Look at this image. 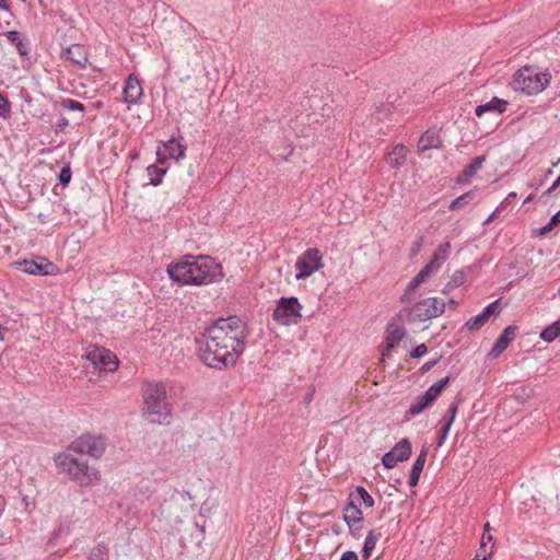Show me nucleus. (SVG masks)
<instances>
[{
  "instance_id": "obj_38",
  "label": "nucleus",
  "mask_w": 560,
  "mask_h": 560,
  "mask_svg": "<svg viewBox=\"0 0 560 560\" xmlns=\"http://www.w3.org/2000/svg\"><path fill=\"white\" fill-rule=\"evenodd\" d=\"M442 390L443 389L436 383H434L424 392L423 396L425 397L427 401L432 404L436 400Z\"/></svg>"
},
{
  "instance_id": "obj_37",
  "label": "nucleus",
  "mask_w": 560,
  "mask_h": 560,
  "mask_svg": "<svg viewBox=\"0 0 560 560\" xmlns=\"http://www.w3.org/2000/svg\"><path fill=\"white\" fill-rule=\"evenodd\" d=\"M458 405H459V399H457V398L451 402V405L447 408L446 415L444 417V423L446 422V423H448V425L453 424L455 417L457 415V411H458Z\"/></svg>"
},
{
  "instance_id": "obj_53",
  "label": "nucleus",
  "mask_w": 560,
  "mask_h": 560,
  "mask_svg": "<svg viewBox=\"0 0 560 560\" xmlns=\"http://www.w3.org/2000/svg\"><path fill=\"white\" fill-rule=\"evenodd\" d=\"M492 541H493L492 535L483 533V535L481 537V541H480L482 544V547H487V544L492 542Z\"/></svg>"
},
{
  "instance_id": "obj_15",
  "label": "nucleus",
  "mask_w": 560,
  "mask_h": 560,
  "mask_svg": "<svg viewBox=\"0 0 560 560\" xmlns=\"http://www.w3.org/2000/svg\"><path fill=\"white\" fill-rule=\"evenodd\" d=\"M506 105V101L494 96L489 102L478 105L475 109V114L478 117H481L483 114L499 117L503 112H505Z\"/></svg>"
},
{
  "instance_id": "obj_30",
  "label": "nucleus",
  "mask_w": 560,
  "mask_h": 560,
  "mask_svg": "<svg viewBox=\"0 0 560 560\" xmlns=\"http://www.w3.org/2000/svg\"><path fill=\"white\" fill-rule=\"evenodd\" d=\"M431 405L430 401H427L425 397L422 395L418 396L415 401L410 405L407 415L409 416H418L420 415L427 407Z\"/></svg>"
},
{
  "instance_id": "obj_17",
  "label": "nucleus",
  "mask_w": 560,
  "mask_h": 560,
  "mask_svg": "<svg viewBox=\"0 0 560 560\" xmlns=\"http://www.w3.org/2000/svg\"><path fill=\"white\" fill-rule=\"evenodd\" d=\"M408 153L409 149L398 142L386 153L385 161L392 168H397L405 164Z\"/></svg>"
},
{
  "instance_id": "obj_35",
  "label": "nucleus",
  "mask_w": 560,
  "mask_h": 560,
  "mask_svg": "<svg viewBox=\"0 0 560 560\" xmlns=\"http://www.w3.org/2000/svg\"><path fill=\"white\" fill-rule=\"evenodd\" d=\"M422 280H420L417 276L411 279V281L408 283L404 294L400 298V301L402 304L409 303V295L422 284Z\"/></svg>"
},
{
  "instance_id": "obj_50",
  "label": "nucleus",
  "mask_w": 560,
  "mask_h": 560,
  "mask_svg": "<svg viewBox=\"0 0 560 560\" xmlns=\"http://www.w3.org/2000/svg\"><path fill=\"white\" fill-rule=\"evenodd\" d=\"M340 560H359V558H358V555L354 551L348 550V551L342 553Z\"/></svg>"
},
{
  "instance_id": "obj_25",
  "label": "nucleus",
  "mask_w": 560,
  "mask_h": 560,
  "mask_svg": "<svg viewBox=\"0 0 560 560\" xmlns=\"http://www.w3.org/2000/svg\"><path fill=\"white\" fill-rule=\"evenodd\" d=\"M60 106V109L69 110V112H78L77 120H81L83 118V112H84V105L75 100L72 98H65L61 100V102L58 103Z\"/></svg>"
},
{
  "instance_id": "obj_4",
  "label": "nucleus",
  "mask_w": 560,
  "mask_h": 560,
  "mask_svg": "<svg viewBox=\"0 0 560 560\" xmlns=\"http://www.w3.org/2000/svg\"><path fill=\"white\" fill-rule=\"evenodd\" d=\"M54 462L59 474H66L81 487H94L101 481V472L90 467L86 462L79 460L69 453H58Z\"/></svg>"
},
{
  "instance_id": "obj_33",
  "label": "nucleus",
  "mask_w": 560,
  "mask_h": 560,
  "mask_svg": "<svg viewBox=\"0 0 560 560\" xmlns=\"http://www.w3.org/2000/svg\"><path fill=\"white\" fill-rule=\"evenodd\" d=\"M357 499L360 504H363L365 508H372L374 505L373 497L365 490L364 487L358 486L355 488Z\"/></svg>"
},
{
  "instance_id": "obj_3",
  "label": "nucleus",
  "mask_w": 560,
  "mask_h": 560,
  "mask_svg": "<svg viewBox=\"0 0 560 560\" xmlns=\"http://www.w3.org/2000/svg\"><path fill=\"white\" fill-rule=\"evenodd\" d=\"M143 416L152 423L167 422L171 409L166 401V390L162 383L144 382L142 385Z\"/></svg>"
},
{
  "instance_id": "obj_22",
  "label": "nucleus",
  "mask_w": 560,
  "mask_h": 560,
  "mask_svg": "<svg viewBox=\"0 0 560 560\" xmlns=\"http://www.w3.org/2000/svg\"><path fill=\"white\" fill-rule=\"evenodd\" d=\"M427 455H428V448L425 446H423L422 450L420 451V454L417 456V458L411 467V471H410V476H409V486L410 487H416L418 485L420 475L423 470V467H424V464L427 460Z\"/></svg>"
},
{
  "instance_id": "obj_20",
  "label": "nucleus",
  "mask_w": 560,
  "mask_h": 560,
  "mask_svg": "<svg viewBox=\"0 0 560 560\" xmlns=\"http://www.w3.org/2000/svg\"><path fill=\"white\" fill-rule=\"evenodd\" d=\"M486 161L485 155L476 156L471 160V162L466 165L463 172L457 176L456 183L466 184L470 180L472 176L477 174V172L481 168L483 162Z\"/></svg>"
},
{
  "instance_id": "obj_51",
  "label": "nucleus",
  "mask_w": 560,
  "mask_h": 560,
  "mask_svg": "<svg viewBox=\"0 0 560 560\" xmlns=\"http://www.w3.org/2000/svg\"><path fill=\"white\" fill-rule=\"evenodd\" d=\"M349 527V530H350V534L354 537H359L360 536V530L362 529V525L361 524H354L353 526L352 525H348Z\"/></svg>"
},
{
  "instance_id": "obj_2",
  "label": "nucleus",
  "mask_w": 560,
  "mask_h": 560,
  "mask_svg": "<svg viewBox=\"0 0 560 560\" xmlns=\"http://www.w3.org/2000/svg\"><path fill=\"white\" fill-rule=\"evenodd\" d=\"M170 278L180 285H203L222 278V268L207 256L186 255L167 266Z\"/></svg>"
},
{
  "instance_id": "obj_63",
  "label": "nucleus",
  "mask_w": 560,
  "mask_h": 560,
  "mask_svg": "<svg viewBox=\"0 0 560 560\" xmlns=\"http://www.w3.org/2000/svg\"><path fill=\"white\" fill-rule=\"evenodd\" d=\"M288 159V155L279 154L278 156L273 155V160L276 161H285Z\"/></svg>"
},
{
  "instance_id": "obj_58",
  "label": "nucleus",
  "mask_w": 560,
  "mask_h": 560,
  "mask_svg": "<svg viewBox=\"0 0 560 560\" xmlns=\"http://www.w3.org/2000/svg\"><path fill=\"white\" fill-rule=\"evenodd\" d=\"M450 382V376H445L444 378L436 382V384L442 388L444 389L445 386L448 384Z\"/></svg>"
},
{
  "instance_id": "obj_27",
  "label": "nucleus",
  "mask_w": 560,
  "mask_h": 560,
  "mask_svg": "<svg viewBox=\"0 0 560 560\" xmlns=\"http://www.w3.org/2000/svg\"><path fill=\"white\" fill-rule=\"evenodd\" d=\"M167 168L158 164H151L147 167V173L150 177V184L158 186L162 183L163 176L166 174Z\"/></svg>"
},
{
  "instance_id": "obj_54",
  "label": "nucleus",
  "mask_w": 560,
  "mask_h": 560,
  "mask_svg": "<svg viewBox=\"0 0 560 560\" xmlns=\"http://www.w3.org/2000/svg\"><path fill=\"white\" fill-rule=\"evenodd\" d=\"M441 143L442 142H436V144H432V142H430L429 144H425V145H422V147H419V151L420 152H424L429 149H432V148H441Z\"/></svg>"
},
{
  "instance_id": "obj_23",
  "label": "nucleus",
  "mask_w": 560,
  "mask_h": 560,
  "mask_svg": "<svg viewBox=\"0 0 560 560\" xmlns=\"http://www.w3.org/2000/svg\"><path fill=\"white\" fill-rule=\"evenodd\" d=\"M451 253V244L450 242L442 243L438 246V248L433 252L432 258L429 264H433V267L439 270L442 265L446 261L448 255Z\"/></svg>"
},
{
  "instance_id": "obj_47",
  "label": "nucleus",
  "mask_w": 560,
  "mask_h": 560,
  "mask_svg": "<svg viewBox=\"0 0 560 560\" xmlns=\"http://www.w3.org/2000/svg\"><path fill=\"white\" fill-rule=\"evenodd\" d=\"M10 114V105L7 98L0 94V116L8 117Z\"/></svg>"
},
{
  "instance_id": "obj_40",
  "label": "nucleus",
  "mask_w": 560,
  "mask_h": 560,
  "mask_svg": "<svg viewBox=\"0 0 560 560\" xmlns=\"http://www.w3.org/2000/svg\"><path fill=\"white\" fill-rule=\"evenodd\" d=\"M72 172L70 164H66L59 172L58 179L59 183L65 187L67 186L71 180Z\"/></svg>"
},
{
  "instance_id": "obj_64",
  "label": "nucleus",
  "mask_w": 560,
  "mask_h": 560,
  "mask_svg": "<svg viewBox=\"0 0 560 560\" xmlns=\"http://www.w3.org/2000/svg\"><path fill=\"white\" fill-rule=\"evenodd\" d=\"M448 305L452 306L453 308H455L457 306V302L454 299H451L448 301Z\"/></svg>"
},
{
  "instance_id": "obj_32",
  "label": "nucleus",
  "mask_w": 560,
  "mask_h": 560,
  "mask_svg": "<svg viewBox=\"0 0 560 560\" xmlns=\"http://www.w3.org/2000/svg\"><path fill=\"white\" fill-rule=\"evenodd\" d=\"M475 197V194L474 191H467L463 195H460L459 197H457L456 199H454L448 208L451 210H458V209H463L464 207H466L467 205L470 203V201L474 199Z\"/></svg>"
},
{
  "instance_id": "obj_36",
  "label": "nucleus",
  "mask_w": 560,
  "mask_h": 560,
  "mask_svg": "<svg viewBox=\"0 0 560 560\" xmlns=\"http://www.w3.org/2000/svg\"><path fill=\"white\" fill-rule=\"evenodd\" d=\"M422 280H420L417 276L411 279V281L408 283L404 294L400 298V301L402 304L409 303V295L422 284Z\"/></svg>"
},
{
  "instance_id": "obj_62",
  "label": "nucleus",
  "mask_w": 560,
  "mask_h": 560,
  "mask_svg": "<svg viewBox=\"0 0 560 560\" xmlns=\"http://www.w3.org/2000/svg\"><path fill=\"white\" fill-rule=\"evenodd\" d=\"M446 435H443L442 433H439V436H438V446H442L446 440Z\"/></svg>"
},
{
  "instance_id": "obj_5",
  "label": "nucleus",
  "mask_w": 560,
  "mask_h": 560,
  "mask_svg": "<svg viewBox=\"0 0 560 560\" xmlns=\"http://www.w3.org/2000/svg\"><path fill=\"white\" fill-rule=\"evenodd\" d=\"M550 79L549 72H539L530 67H524L516 72L514 85L515 90L533 95L544 91L549 85Z\"/></svg>"
},
{
  "instance_id": "obj_18",
  "label": "nucleus",
  "mask_w": 560,
  "mask_h": 560,
  "mask_svg": "<svg viewBox=\"0 0 560 560\" xmlns=\"http://www.w3.org/2000/svg\"><path fill=\"white\" fill-rule=\"evenodd\" d=\"M62 55L67 60H70L79 67H84L88 62V50L80 44H73L66 48Z\"/></svg>"
},
{
  "instance_id": "obj_57",
  "label": "nucleus",
  "mask_w": 560,
  "mask_h": 560,
  "mask_svg": "<svg viewBox=\"0 0 560 560\" xmlns=\"http://www.w3.org/2000/svg\"><path fill=\"white\" fill-rule=\"evenodd\" d=\"M555 226L560 223V210L556 212L549 220Z\"/></svg>"
},
{
  "instance_id": "obj_19",
  "label": "nucleus",
  "mask_w": 560,
  "mask_h": 560,
  "mask_svg": "<svg viewBox=\"0 0 560 560\" xmlns=\"http://www.w3.org/2000/svg\"><path fill=\"white\" fill-rule=\"evenodd\" d=\"M350 501L343 509V521L347 525L362 524L363 514L359 505L353 500V493L350 494Z\"/></svg>"
},
{
  "instance_id": "obj_6",
  "label": "nucleus",
  "mask_w": 560,
  "mask_h": 560,
  "mask_svg": "<svg viewBox=\"0 0 560 560\" xmlns=\"http://www.w3.org/2000/svg\"><path fill=\"white\" fill-rule=\"evenodd\" d=\"M445 311L444 301L438 298H427L412 305L407 311V320L421 323L442 315Z\"/></svg>"
},
{
  "instance_id": "obj_1",
  "label": "nucleus",
  "mask_w": 560,
  "mask_h": 560,
  "mask_svg": "<svg viewBox=\"0 0 560 560\" xmlns=\"http://www.w3.org/2000/svg\"><path fill=\"white\" fill-rule=\"evenodd\" d=\"M247 336V325L240 317L219 318L195 336L197 355L212 369L233 366L245 350Z\"/></svg>"
},
{
  "instance_id": "obj_59",
  "label": "nucleus",
  "mask_w": 560,
  "mask_h": 560,
  "mask_svg": "<svg viewBox=\"0 0 560 560\" xmlns=\"http://www.w3.org/2000/svg\"><path fill=\"white\" fill-rule=\"evenodd\" d=\"M451 427H452V425H448V423H446V422H445V423L443 424V427L441 428L440 433H442L443 435H446V436H447V435H448V432H450V430H451Z\"/></svg>"
},
{
  "instance_id": "obj_56",
  "label": "nucleus",
  "mask_w": 560,
  "mask_h": 560,
  "mask_svg": "<svg viewBox=\"0 0 560 560\" xmlns=\"http://www.w3.org/2000/svg\"><path fill=\"white\" fill-rule=\"evenodd\" d=\"M436 363H438V360L429 361L422 365L421 370L423 372L430 371Z\"/></svg>"
},
{
  "instance_id": "obj_49",
  "label": "nucleus",
  "mask_w": 560,
  "mask_h": 560,
  "mask_svg": "<svg viewBox=\"0 0 560 560\" xmlns=\"http://www.w3.org/2000/svg\"><path fill=\"white\" fill-rule=\"evenodd\" d=\"M20 265L24 266V271L30 275H35V260H24L23 262H20Z\"/></svg>"
},
{
  "instance_id": "obj_9",
  "label": "nucleus",
  "mask_w": 560,
  "mask_h": 560,
  "mask_svg": "<svg viewBox=\"0 0 560 560\" xmlns=\"http://www.w3.org/2000/svg\"><path fill=\"white\" fill-rule=\"evenodd\" d=\"M324 267L323 256L317 248L306 249L295 261V270L298 280L312 276L315 271Z\"/></svg>"
},
{
  "instance_id": "obj_21",
  "label": "nucleus",
  "mask_w": 560,
  "mask_h": 560,
  "mask_svg": "<svg viewBox=\"0 0 560 560\" xmlns=\"http://www.w3.org/2000/svg\"><path fill=\"white\" fill-rule=\"evenodd\" d=\"M51 118H56L55 133L58 135L68 125V119L65 117L63 112L60 109L58 102H47V114Z\"/></svg>"
},
{
  "instance_id": "obj_55",
  "label": "nucleus",
  "mask_w": 560,
  "mask_h": 560,
  "mask_svg": "<svg viewBox=\"0 0 560 560\" xmlns=\"http://www.w3.org/2000/svg\"><path fill=\"white\" fill-rule=\"evenodd\" d=\"M560 186V182L556 179L553 184L546 190V195L550 196L558 187Z\"/></svg>"
},
{
  "instance_id": "obj_42",
  "label": "nucleus",
  "mask_w": 560,
  "mask_h": 560,
  "mask_svg": "<svg viewBox=\"0 0 560 560\" xmlns=\"http://www.w3.org/2000/svg\"><path fill=\"white\" fill-rule=\"evenodd\" d=\"M398 462H400V460L396 459V455L394 454V452L392 450L389 452L385 453L382 457L383 465L388 469L394 468Z\"/></svg>"
},
{
  "instance_id": "obj_52",
  "label": "nucleus",
  "mask_w": 560,
  "mask_h": 560,
  "mask_svg": "<svg viewBox=\"0 0 560 560\" xmlns=\"http://www.w3.org/2000/svg\"><path fill=\"white\" fill-rule=\"evenodd\" d=\"M555 228L553 224H551V222L549 221L546 225H544L542 228H540L539 230V235H545L547 234L548 232H550L552 229Z\"/></svg>"
},
{
  "instance_id": "obj_48",
  "label": "nucleus",
  "mask_w": 560,
  "mask_h": 560,
  "mask_svg": "<svg viewBox=\"0 0 560 560\" xmlns=\"http://www.w3.org/2000/svg\"><path fill=\"white\" fill-rule=\"evenodd\" d=\"M427 351H428L427 346L424 343H421L411 350L410 355L413 359H418V358H421L422 355H424L427 353Z\"/></svg>"
},
{
  "instance_id": "obj_24",
  "label": "nucleus",
  "mask_w": 560,
  "mask_h": 560,
  "mask_svg": "<svg viewBox=\"0 0 560 560\" xmlns=\"http://www.w3.org/2000/svg\"><path fill=\"white\" fill-rule=\"evenodd\" d=\"M394 454L396 455V459H399L400 462H405L409 459L412 453L411 443L410 441L405 438L401 439L396 445L392 448Z\"/></svg>"
},
{
  "instance_id": "obj_14",
  "label": "nucleus",
  "mask_w": 560,
  "mask_h": 560,
  "mask_svg": "<svg viewBox=\"0 0 560 560\" xmlns=\"http://www.w3.org/2000/svg\"><path fill=\"white\" fill-rule=\"evenodd\" d=\"M518 332V327L515 325H510L503 329L500 337L494 342L492 349L489 352V355L492 358H498L501 353L505 351L509 347L510 342L513 341Z\"/></svg>"
},
{
  "instance_id": "obj_10",
  "label": "nucleus",
  "mask_w": 560,
  "mask_h": 560,
  "mask_svg": "<svg viewBox=\"0 0 560 560\" xmlns=\"http://www.w3.org/2000/svg\"><path fill=\"white\" fill-rule=\"evenodd\" d=\"M85 358L101 371L114 372L118 368L117 357L104 348L89 349L85 353Z\"/></svg>"
},
{
  "instance_id": "obj_26",
  "label": "nucleus",
  "mask_w": 560,
  "mask_h": 560,
  "mask_svg": "<svg viewBox=\"0 0 560 560\" xmlns=\"http://www.w3.org/2000/svg\"><path fill=\"white\" fill-rule=\"evenodd\" d=\"M59 272V268L48 261L45 257L37 256V275L40 276H54Z\"/></svg>"
},
{
  "instance_id": "obj_28",
  "label": "nucleus",
  "mask_w": 560,
  "mask_h": 560,
  "mask_svg": "<svg viewBox=\"0 0 560 560\" xmlns=\"http://www.w3.org/2000/svg\"><path fill=\"white\" fill-rule=\"evenodd\" d=\"M44 103H40L39 105L45 107V110L42 113V115L38 117L40 120L39 128L43 132L48 133L50 130L55 129L56 118H51L49 116H46L47 114V98L43 95Z\"/></svg>"
},
{
  "instance_id": "obj_29",
  "label": "nucleus",
  "mask_w": 560,
  "mask_h": 560,
  "mask_svg": "<svg viewBox=\"0 0 560 560\" xmlns=\"http://www.w3.org/2000/svg\"><path fill=\"white\" fill-rule=\"evenodd\" d=\"M560 336V318L542 329L540 332V338L546 342L553 341L557 337Z\"/></svg>"
},
{
  "instance_id": "obj_45",
  "label": "nucleus",
  "mask_w": 560,
  "mask_h": 560,
  "mask_svg": "<svg viewBox=\"0 0 560 560\" xmlns=\"http://www.w3.org/2000/svg\"><path fill=\"white\" fill-rule=\"evenodd\" d=\"M438 270L433 267V264H427L416 276L424 282L432 273Z\"/></svg>"
},
{
  "instance_id": "obj_39",
  "label": "nucleus",
  "mask_w": 560,
  "mask_h": 560,
  "mask_svg": "<svg viewBox=\"0 0 560 560\" xmlns=\"http://www.w3.org/2000/svg\"><path fill=\"white\" fill-rule=\"evenodd\" d=\"M442 390L443 389L436 383H434L424 392L423 396L425 397L427 401L432 404L436 400Z\"/></svg>"
},
{
  "instance_id": "obj_43",
  "label": "nucleus",
  "mask_w": 560,
  "mask_h": 560,
  "mask_svg": "<svg viewBox=\"0 0 560 560\" xmlns=\"http://www.w3.org/2000/svg\"><path fill=\"white\" fill-rule=\"evenodd\" d=\"M466 281V275L463 270H456L450 279L452 285L458 288Z\"/></svg>"
},
{
  "instance_id": "obj_7",
  "label": "nucleus",
  "mask_w": 560,
  "mask_h": 560,
  "mask_svg": "<svg viewBox=\"0 0 560 560\" xmlns=\"http://www.w3.org/2000/svg\"><path fill=\"white\" fill-rule=\"evenodd\" d=\"M301 311L302 305L298 298H281L278 300L277 306L273 310L272 318L281 325H296L302 318Z\"/></svg>"
},
{
  "instance_id": "obj_44",
  "label": "nucleus",
  "mask_w": 560,
  "mask_h": 560,
  "mask_svg": "<svg viewBox=\"0 0 560 560\" xmlns=\"http://www.w3.org/2000/svg\"><path fill=\"white\" fill-rule=\"evenodd\" d=\"M438 270L433 267V264H427L416 276L424 282L432 273Z\"/></svg>"
},
{
  "instance_id": "obj_12",
  "label": "nucleus",
  "mask_w": 560,
  "mask_h": 560,
  "mask_svg": "<svg viewBox=\"0 0 560 560\" xmlns=\"http://www.w3.org/2000/svg\"><path fill=\"white\" fill-rule=\"evenodd\" d=\"M406 330L401 326H395L390 324L387 328V335L385 337V349L382 352L381 361H384L390 355V352L399 345L404 339Z\"/></svg>"
},
{
  "instance_id": "obj_31",
  "label": "nucleus",
  "mask_w": 560,
  "mask_h": 560,
  "mask_svg": "<svg viewBox=\"0 0 560 560\" xmlns=\"http://www.w3.org/2000/svg\"><path fill=\"white\" fill-rule=\"evenodd\" d=\"M380 535H376L374 530L369 532L363 548H362V557L364 559H369L371 552L374 550L376 542L378 541Z\"/></svg>"
},
{
  "instance_id": "obj_61",
  "label": "nucleus",
  "mask_w": 560,
  "mask_h": 560,
  "mask_svg": "<svg viewBox=\"0 0 560 560\" xmlns=\"http://www.w3.org/2000/svg\"><path fill=\"white\" fill-rule=\"evenodd\" d=\"M454 289H456V287L452 285V284H451V282L448 281V282L445 284L444 289L442 290V293H443V294H446V293H448L450 291H452V290H454Z\"/></svg>"
},
{
  "instance_id": "obj_13",
  "label": "nucleus",
  "mask_w": 560,
  "mask_h": 560,
  "mask_svg": "<svg viewBox=\"0 0 560 560\" xmlns=\"http://www.w3.org/2000/svg\"><path fill=\"white\" fill-rule=\"evenodd\" d=\"M499 301L500 300H495L493 301L492 303L488 304L483 311L471 317L470 319H468L465 324V327L468 329V330H478L480 329L488 320L489 318L492 316V315H498L499 314Z\"/></svg>"
},
{
  "instance_id": "obj_8",
  "label": "nucleus",
  "mask_w": 560,
  "mask_h": 560,
  "mask_svg": "<svg viewBox=\"0 0 560 560\" xmlns=\"http://www.w3.org/2000/svg\"><path fill=\"white\" fill-rule=\"evenodd\" d=\"M106 439L103 435L82 434L69 445V450L78 454H88L100 458L106 450Z\"/></svg>"
},
{
  "instance_id": "obj_41",
  "label": "nucleus",
  "mask_w": 560,
  "mask_h": 560,
  "mask_svg": "<svg viewBox=\"0 0 560 560\" xmlns=\"http://www.w3.org/2000/svg\"><path fill=\"white\" fill-rule=\"evenodd\" d=\"M106 556L107 549L98 545L91 550L89 560H105Z\"/></svg>"
},
{
  "instance_id": "obj_11",
  "label": "nucleus",
  "mask_w": 560,
  "mask_h": 560,
  "mask_svg": "<svg viewBox=\"0 0 560 560\" xmlns=\"http://www.w3.org/2000/svg\"><path fill=\"white\" fill-rule=\"evenodd\" d=\"M158 147L156 156L158 163L164 165L168 159L179 161L185 156L186 147L182 142H161Z\"/></svg>"
},
{
  "instance_id": "obj_34",
  "label": "nucleus",
  "mask_w": 560,
  "mask_h": 560,
  "mask_svg": "<svg viewBox=\"0 0 560 560\" xmlns=\"http://www.w3.org/2000/svg\"><path fill=\"white\" fill-rule=\"evenodd\" d=\"M8 39L14 44L21 55H26V46L21 39L20 33L18 31H9L7 33Z\"/></svg>"
},
{
  "instance_id": "obj_46",
  "label": "nucleus",
  "mask_w": 560,
  "mask_h": 560,
  "mask_svg": "<svg viewBox=\"0 0 560 560\" xmlns=\"http://www.w3.org/2000/svg\"><path fill=\"white\" fill-rule=\"evenodd\" d=\"M440 132H441V129H439V128H435V127L430 128L424 133L421 135L419 140H439L441 137Z\"/></svg>"
},
{
  "instance_id": "obj_16",
  "label": "nucleus",
  "mask_w": 560,
  "mask_h": 560,
  "mask_svg": "<svg viewBox=\"0 0 560 560\" xmlns=\"http://www.w3.org/2000/svg\"><path fill=\"white\" fill-rule=\"evenodd\" d=\"M142 86L137 77L130 74L126 80V84L122 91L124 101L129 104H136L142 96Z\"/></svg>"
},
{
  "instance_id": "obj_60",
  "label": "nucleus",
  "mask_w": 560,
  "mask_h": 560,
  "mask_svg": "<svg viewBox=\"0 0 560 560\" xmlns=\"http://www.w3.org/2000/svg\"><path fill=\"white\" fill-rule=\"evenodd\" d=\"M0 10H4V11L10 10L9 0H0Z\"/></svg>"
}]
</instances>
